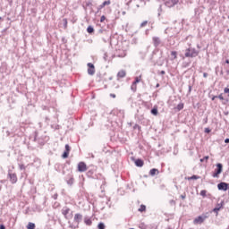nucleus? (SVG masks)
Listing matches in <instances>:
<instances>
[{
	"instance_id": "nucleus-1",
	"label": "nucleus",
	"mask_w": 229,
	"mask_h": 229,
	"mask_svg": "<svg viewBox=\"0 0 229 229\" xmlns=\"http://www.w3.org/2000/svg\"><path fill=\"white\" fill-rule=\"evenodd\" d=\"M199 55V52L196 48L189 47L185 50L184 56L186 58H196Z\"/></svg>"
},
{
	"instance_id": "nucleus-2",
	"label": "nucleus",
	"mask_w": 229,
	"mask_h": 229,
	"mask_svg": "<svg viewBox=\"0 0 229 229\" xmlns=\"http://www.w3.org/2000/svg\"><path fill=\"white\" fill-rule=\"evenodd\" d=\"M82 219H83V215L80 213L75 214L73 217L74 225H72L71 228H74V229L79 228L80 222L82 221Z\"/></svg>"
},
{
	"instance_id": "nucleus-3",
	"label": "nucleus",
	"mask_w": 229,
	"mask_h": 229,
	"mask_svg": "<svg viewBox=\"0 0 229 229\" xmlns=\"http://www.w3.org/2000/svg\"><path fill=\"white\" fill-rule=\"evenodd\" d=\"M223 173V165L221 163H218L216 165V169H215V172L213 173L212 176L213 178H219V175Z\"/></svg>"
},
{
	"instance_id": "nucleus-4",
	"label": "nucleus",
	"mask_w": 229,
	"mask_h": 229,
	"mask_svg": "<svg viewBox=\"0 0 229 229\" xmlns=\"http://www.w3.org/2000/svg\"><path fill=\"white\" fill-rule=\"evenodd\" d=\"M208 217V216L206 215L199 216L193 220V224L202 225V223H205V219H207Z\"/></svg>"
},
{
	"instance_id": "nucleus-5",
	"label": "nucleus",
	"mask_w": 229,
	"mask_h": 229,
	"mask_svg": "<svg viewBox=\"0 0 229 229\" xmlns=\"http://www.w3.org/2000/svg\"><path fill=\"white\" fill-rule=\"evenodd\" d=\"M88 67V74H89V76H94V74H96V68L94 65L91 63H89Z\"/></svg>"
},
{
	"instance_id": "nucleus-6",
	"label": "nucleus",
	"mask_w": 229,
	"mask_h": 229,
	"mask_svg": "<svg viewBox=\"0 0 229 229\" xmlns=\"http://www.w3.org/2000/svg\"><path fill=\"white\" fill-rule=\"evenodd\" d=\"M78 171L80 173H85L87 171V165L84 162H80L78 164Z\"/></svg>"
},
{
	"instance_id": "nucleus-7",
	"label": "nucleus",
	"mask_w": 229,
	"mask_h": 229,
	"mask_svg": "<svg viewBox=\"0 0 229 229\" xmlns=\"http://www.w3.org/2000/svg\"><path fill=\"white\" fill-rule=\"evenodd\" d=\"M218 191H228L229 185L226 182H220L217 184Z\"/></svg>"
},
{
	"instance_id": "nucleus-8",
	"label": "nucleus",
	"mask_w": 229,
	"mask_h": 229,
	"mask_svg": "<svg viewBox=\"0 0 229 229\" xmlns=\"http://www.w3.org/2000/svg\"><path fill=\"white\" fill-rule=\"evenodd\" d=\"M152 42L154 44V47H158V46H160V44H162V40L158 37H153Z\"/></svg>"
},
{
	"instance_id": "nucleus-9",
	"label": "nucleus",
	"mask_w": 229,
	"mask_h": 229,
	"mask_svg": "<svg viewBox=\"0 0 229 229\" xmlns=\"http://www.w3.org/2000/svg\"><path fill=\"white\" fill-rule=\"evenodd\" d=\"M178 3V0H167L165 2V6H167L168 8H173V6H174V4H176Z\"/></svg>"
},
{
	"instance_id": "nucleus-10",
	"label": "nucleus",
	"mask_w": 229,
	"mask_h": 229,
	"mask_svg": "<svg viewBox=\"0 0 229 229\" xmlns=\"http://www.w3.org/2000/svg\"><path fill=\"white\" fill-rule=\"evenodd\" d=\"M8 176L12 183H17V174L9 172Z\"/></svg>"
},
{
	"instance_id": "nucleus-11",
	"label": "nucleus",
	"mask_w": 229,
	"mask_h": 229,
	"mask_svg": "<svg viewBox=\"0 0 229 229\" xmlns=\"http://www.w3.org/2000/svg\"><path fill=\"white\" fill-rule=\"evenodd\" d=\"M69 151H71V147L69 145H65V151L63 154V158H67L69 157Z\"/></svg>"
},
{
	"instance_id": "nucleus-12",
	"label": "nucleus",
	"mask_w": 229,
	"mask_h": 229,
	"mask_svg": "<svg viewBox=\"0 0 229 229\" xmlns=\"http://www.w3.org/2000/svg\"><path fill=\"white\" fill-rule=\"evenodd\" d=\"M120 78H126V71L125 70H121L120 72H118L117 80H119Z\"/></svg>"
},
{
	"instance_id": "nucleus-13",
	"label": "nucleus",
	"mask_w": 229,
	"mask_h": 229,
	"mask_svg": "<svg viewBox=\"0 0 229 229\" xmlns=\"http://www.w3.org/2000/svg\"><path fill=\"white\" fill-rule=\"evenodd\" d=\"M69 212H71V208L67 207L63 208L62 214L64 216V217H67V214H69Z\"/></svg>"
},
{
	"instance_id": "nucleus-14",
	"label": "nucleus",
	"mask_w": 229,
	"mask_h": 229,
	"mask_svg": "<svg viewBox=\"0 0 229 229\" xmlns=\"http://www.w3.org/2000/svg\"><path fill=\"white\" fill-rule=\"evenodd\" d=\"M84 223H85V225H87V226L92 225V220L89 216L84 217Z\"/></svg>"
},
{
	"instance_id": "nucleus-15",
	"label": "nucleus",
	"mask_w": 229,
	"mask_h": 229,
	"mask_svg": "<svg viewBox=\"0 0 229 229\" xmlns=\"http://www.w3.org/2000/svg\"><path fill=\"white\" fill-rule=\"evenodd\" d=\"M110 3H111L110 0L105 1L102 4H100L98 6V10H102V8L108 6V4H110Z\"/></svg>"
},
{
	"instance_id": "nucleus-16",
	"label": "nucleus",
	"mask_w": 229,
	"mask_h": 229,
	"mask_svg": "<svg viewBox=\"0 0 229 229\" xmlns=\"http://www.w3.org/2000/svg\"><path fill=\"white\" fill-rule=\"evenodd\" d=\"M135 165H137V167H142V165H144V161H142V159H137L135 161Z\"/></svg>"
},
{
	"instance_id": "nucleus-17",
	"label": "nucleus",
	"mask_w": 229,
	"mask_h": 229,
	"mask_svg": "<svg viewBox=\"0 0 229 229\" xmlns=\"http://www.w3.org/2000/svg\"><path fill=\"white\" fill-rule=\"evenodd\" d=\"M150 176H155V174H158V169L153 168L149 171Z\"/></svg>"
},
{
	"instance_id": "nucleus-18",
	"label": "nucleus",
	"mask_w": 229,
	"mask_h": 229,
	"mask_svg": "<svg viewBox=\"0 0 229 229\" xmlns=\"http://www.w3.org/2000/svg\"><path fill=\"white\" fill-rule=\"evenodd\" d=\"M171 56H173L172 60H176V58L178 56V53L176 51H172Z\"/></svg>"
},
{
	"instance_id": "nucleus-19",
	"label": "nucleus",
	"mask_w": 229,
	"mask_h": 229,
	"mask_svg": "<svg viewBox=\"0 0 229 229\" xmlns=\"http://www.w3.org/2000/svg\"><path fill=\"white\" fill-rule=\"evenodd\" d=\"M150 112L152 115H158V109L157 107H154L153 109H151Z\"/></svg>"
},
{
	"instance_id": "nucleus-20",
	"label": "nucleus",
	"mask_w": 229,
	"mask_h": 229,
	"mask_svg": "<svg viewBox=\"0 0 229 229\" xmlns=\"http://www.w3.org/2000/svg\"><path fill=\"white\" fill-rule=\"evenodd\" d=\"M27 228L28 229H35V224L34 223H29L28 225H27Z\"/></svg>"
},
{
	"instance_id": "nucleus-21",
	"label": "nucleus",
	"mask_w": 229,
	"mask_h": 229,
	"mask_svg": "<svg viewBox=\"0 0 229 229\" xmlns=\"http://www.w3.org/2000/svg\"><path fill=\"white\" fill-rule=\"evenodd\" d=\"M138 210H139V212H146V206L141 205Z\"/></svg>"
},
{
	"instance_id": "nucleus-22",
	"label": "nucleus",
	"mask_w": 229,
	"mask_h": 229,
	"mask_svg": "<svg viewBox=\"0 0 229 229\" xmlns=\"http://www.w3.org/2000/svg\"><path fill=\"white\" fill-rule=\"evenodd\" d=\"M139 228H140V229H147V228H148V225H146V224H144V223H140V224L139 225Z\"/></svg>"
},
{
	"instance_id": "nucleus-23",
	"label": "nucleus",
	"mask_w": 229,
	"mask_h": 229,
	"mask_svg": "<svg viewBox=\"0 0 229 229\" xmlns=\"http://www.w3.org/2000/svg\"><path fill=\"white\" fill-rule=\"evenodd\" d=\"M88 33H92L94 31V27L89 26L87 29Z\"/></svg>"
},
{
	"instance_id": "nucleus-24",
	"label": "nucleus",
	"mask_w": 229,
	"mask_h": 229,
	"mask_svg": "<svg viewBox=\"0 0 229 229\" xmlns=\"http://www.w3.org/2000/svg\"><path fill=\"white\" fill-rule=\"evenodd\" d=\"M131 90H133V92H135V90H137V84L132 82V85L131 86Z\"/></svg>"
},
{
	"instance_id": "nucleus-25",
	"label": "nucleus",
	"mask_w": 229,
	"mask_h": 229,
	"mask_svg": "<svg viewBox=\"0 0 229 229\" xmlns=\"http://www.w3.org/2000/svg\"><path fill=\"white\" fill-rule=\"evenodd\" d=\"M126 56V52H123V54H120L117 55L118 58H124Z\"/></svg>"
},
{
	"instance_id": "nucleus-26",
	"label": "nucleus",
	"mask_w": 229,
	"mask_h": 229,
	"mask_svg": "<svg viewBox=\"0 0 229 229\" xmlns=\"http://www.w3.org/2000/svg\"><path fill=\"white\" fill-rule=\"evenodd\" d=\"M200 196H202L203 198H205L207 196V191L206 190H202L200 191Z\"/></svg>"
},
{
	"instance_id": "nucleus-27",
	"label": "nucleus",
	"mask_w": 229,
	"mask_h": 229,
	"mask_svg": "<svg viewBox=\"0 0 229 229\" xmlns=\"http://www.w3.org/2000/svg\"><path fill=\"white\" fill-rule=\"evenodd\" d=\"M133 83H135L137 85V83H140V77H136L135 81H133Z\"/></svg>"
},
{
	"instance_id": "nucleus-28",
	"label": "nucleus",
	"mask_w": 229,
	"mask_h": 229,
	"mask_svg": "<svg viewBox=\"0 0 229 229\" xmlns=\"http://www.w3.org/2000/svg\"><path fill=\"white\" fill-rule=\"evenodd\" d=\"M98 229H105V224L99 223L98 225Z\"/></svg>"
},
{
	"instance_id": "nucleus-29",
	"label": "nucleus",
	"mask_w": 229,
	"mask_h": 229,
	"mask_svg": "<svg viewBox=\"0 0 229 229\" xmlns=\"http://www.w3.org/2000/svg\"><path fill=\"white\" fill-rule=\"evenodd\" d=\"M209 157L206 156L203 158L200 159V162H207L208 160Z\"/></svg>"
},
{
	"instance_id": "nucleus-30",
	"label": "nucleus",
	"mask_w": 229,
	"mask_h": 229,
	"mask_svg": "<svg viewBox=\"0 0 229 229\" xmlns=\"http://www.w3.org/2000/svg\"><path fill=\"white\" fill-rule=\"evenodd\" d=\"M145 26H148V21H145L140 24V28H145Z\"/></svg>"
},
{
	"instance_id": "nucleus-31",
	"label": "nucleus",
	"mask_w": 229,
	"mask_h": 229,
	"mask_svg": "<svg viewBox=\"0 0 229 229\" xmlns=\"http://www.w3.org/2000/svg\"><path fill=\"white\" fill-rule=\"evenodd\" d=\"M177 110H183V104H179L178 106H177Z\"/></svg>"
},
{
	"instance_id": "nucleus-32",
	"label": "nucleus",
	"mask_w": 229,
	"mask_h": 229,
	"mask_svg": "<svg viewBox=\"0 0 229 229\" xmlns=\"http://www.w3.org/2000/svg\"><path fill=\"white\" fill-rule=\"evenodd\" d=\"M188 180H198V176L192 175L191 177H189Z\"/></svg>"
},
{
	"instance_id": "nucleus-33",
	"label": "nucleus",
	"mask_w": 229,
	"mask_h": 229,
	"mask_svg": "<svg viewBox=\"0 0 229 229\" xmlns=\"http://www.w3.org/2000/svg\"><path fill=\"white\" fill-rule=\"evenodd\" d=\"M218 99H220L221 101L225 100V98L223 97V94H220L218 97Z\"/></svg>"
},
{
	"instance_id": "nucleus-34",
	"label": "nucleus",
	"mask_w": 229,
	"mask_h": 229,
	"mask_svg": "<svg viewBox=\"0 0 229 229\" xmlns=\"http://www.w3.org/2000/svg\"><path fill=\"white\" fill-rule=\"evenodd\" d=\"M105 19H106L105 16H101L100 22H105Z\"/></svg>"
},
{
	"instance_id": "nucleus-35",
	"label": "nucleus",
	"mask_w": 229,
	"mask_h": 229,
	"mask_svg": "<svg viewBox=\"0 0 229 229\" xmlns=\"http://www.w3.org/2000/svg\"><path fill=\"white\" fill-rule=\"evenodd\" d=\"M224 92H225V94H229V89H228V88H225V89H224Z\"/></svg>"
},
{
	"instance_id": "nucleus-36",
	"label": "nucleus",
	"mask_w": 229,
	"mask_h": 229,
	"mask_svg": "<svg viewBox=\"0 0 229 229\" xmlns=\"http://www.w3.org/2000/svg\"><path fill=\"white\" fill-rule=\"evenodd\" d=\"M219 210H220L219 208H215L213 209V212H219Z\"/></svg>"
},
{
	"instance_id": "nucleus-37",
	"label": "nucleus",
	"mask_w": 229,
	"mask_h": 229,
	"mask_svg": "<svg viewBox=\"0 0 229 229\" xmlns=\"http://www.w3.org/2000/svg\"><path fill=\"white\" fill-rule=\"evenodd\" d=\"M181 198H182V199H185V198H187V195L182 194V195H181Z\"/></svg>"
},
{
	"instance_id": "nucleus-38",
	"label": "nucleus",
	"mask_w": 229,
	"mask_h": 229,
	"mask_svg": "<svg viewBox=\"0 0 229 229\" xmlns=\"http://www.w3.org/2000/svg\"><path fill=\"white\" fill-rule=\"evenodd\" d=\"M110 98H115V94L111 93V94H110Z\"/></svg>"
},
{
	"instance_id": "nucleus-39",
	"label": "nucleus",
	"mask_w": 229,
	"mask_h": 229,
	"mask_svg": "<svg viewBox=\"0 0 229 229\" xmlns=\"http://www.w3.org/2000/svg\"><path fill=\"white\" fill-rule=\"evenodd\" d=\"M203 76H204V78H208V73H207V72H204V73H203Z\"/></svg>"
},
{
	"instance_id": "nucleus-40",
	"label": "nucleus",
	"mask_w": 229,
	"mask_h": 229,
	"mask_svg": "<svg viewBox=\"0 0 229 229\" xmlns=\"http://www.w3.org/2000/svg\"><path fill=\"white\" fill-rule=\"evenodd\" d=\"M225 144H229V139H228V138L225 139Z\"/></svg>"
},
{
	"instance_id": "nucleus-41",
	"label": "nucleus",
	"mask_w": 229,
	"mask_h": 229,
	"mask_svg": "<svg viewBox=\"0 0 229 229\" xmlns=\"http://www.w3.org/2000/svg\"><path fill=\"white\" fill-rule=\"evenodd\" d=\"M0 229H6V227H4V225H0Z\"/></svg>"
},
{
	"instance_id": "nucleus-42",
	"label": "nucleus",
	"mask_w": 229,
	"mask_h": 229,
	"mask_svg": "<svg viewBox=\"0 0 229 229\" xmlns=\"http://www.w3.org/2000/svg\"><path fill=\"white\" fill-rule=\"evenodd\" d=\"M65 26H67V19L64 20Z\"/></svg>"
},
{
	"instance_id": "nucleus-43",
	"label": "nucleus",
	"mask_w": 229,
	"mask_h": 229,
	"mask_svg": "<svg viewBox=\"0 0 229 229\" xmlns=\"http://www.w3.org/2000/svg\"><path fill=\"white\" fill-rule=\"evenodd\" d=\"M217 98V96H215L212 98V101H214V99Z\"/></svg>"
},
{
	"instance_id": "nucleus-44",
	"label": "nucleus",
	"mask_w": 229,
	"mask_h": 229,
	"mask_svg": "<svg viewBox=\"0 0 229 229\" xmlns=\"http://www.w3.org/2000/svg\"><path fill=\"white\" fill-rule=\"evenodd\" d=\"M161 74H165V71H161Z\"/></svg>"
},
{
	"instance_id": "nucleus-45",
	"label": "nucleus",
	"mask_w": 229,
	"mask_h": 229,
	"mask_svg": "<svg viewBox=\"0 0 229 229\" xmlns=\"http://www.w3.org/2000/svg\"><path fill=\"white\" fill-rule=\"evenodd\" d=\"M210 131V130L208 129H206V132L208 133Z\"/></svg>"
},
{
	"instance_id": "nucleus-46",
	"label": "nucleus",
	"mask_w": 229,
	"mask_h": 229,
	"mask_svg": "<svg viewBox=\"0 0 229 229\" xmlns=\"http://www.w3.org/2000/svg\"><path fill=\"white\" fill-rule=\"evenodd\" d=\"M68 183H72V179H71V180L68 182Z\"/></svg>"
},
{
	"instance_id": "nucleus-47",
	"label": "nucleus",
	"mask_w": 229,
	"mask_h": 229,
	"mask_svg": "<svg viewBox=\"0 0 229 229\" xmlns=\"http://www.w3.org/2000/svg\"><path fill=\"white\" fill-rule=\"evenodd\" d=\"M225 64H229V60L228 59L225 61Z\"/></svg>"
},
{
	"instance_id": "nucleus-48",
	"label": "nucleus",
	"mask_w": 229,
	"mask_h": 229,
	"mask_svg": "<svg viewBox=\"0 0 229 229\" xmlns=\"http://www.w3.org/2000/svg\"><path fill=\"white\" fill-rule=\"evenodd\" d=\"M157 87H160V84H157Z\"/></svg>"
},
{
	"instance_id": "nucleus-49",
	"label": "nucleus",
	"mask_w": 229,
	"mask_h": 229,
	"mask_svg": "<svg viewBox=\"0 0 229 229\" xmlns=\"http://www.w3.org/2000/svg\"><path fill=\"white\" fill-rule=\"evenodd\" d=\"M126 13V12H123V14L124 15Z\"/></svg>"
},
{
	"instance_id": "nucleus-50",
	"label": "nucleus",
	"mask_w": 229,
	"mask_h": 229,
	"mask_svg": "<svg viewBox=\"0 0 229 229\" xmlns=\"http://www.w3.org/2000/svg\"><path fill=\"white\" fill-rule=\"evenodd\" d=\"M168 229H171V227H169Z\"/></svg>"
}]
</instances>
